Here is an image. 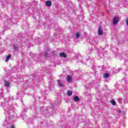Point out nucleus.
Listing matches in <instances>:
<instances>
[{
    "label": "nucleus",
    "mask_w": 128,
    "mask_h": 128,
    "mask_svg": "<svg viewBox=\"0 0 128 128\" xmlns=\"http://www.w3.org/2000/svg\"><path fill=\"white\" fill-rule=\"evenodd\" d=\"M14 50L16 52H17V51H18V47H16V46H14Z\"/></svg>",
    "instance_id": "obj_19"
},
{
    "label": "nucleus",
    "mask_w": 128,
    "mask_h": 128,
    "mask_svg": "<svg viewBox=\"0 0 128 128\" xmlns=\"http://www.w3.org/2000/svg\"><path fill=\"white\" fill-rule=\"evenodd\" d=\"M67 94L68 96H72V92L68 90V92H67Z\"/></svg>",
    "instance_id": "obj_13"
},
{
    "label": "nucleus",
    "mask_w": 128,
    "mask_h": 128,
    "mask_svg": "<svg viewBox=\"0 0 128 128\" xmlns=\"http://www.w3.org/2000/svg\"><path fill=\"white\" fill-rule=\"evenodd\" d=\"M104 34V32H102V26H99V28L98 29V34L99 36H102Z\"/></svg>",
    "instance_id": "obj_4"
},
{
    "label": "nucleus",
    "mask_w": 128,
    "mask_h": 128,
    "mask_svg": "<svg viewBox=\"0 0 128 128\" xmlns=\"http://www.w3.org/2000/svg\"><path fill=\"white\" fill-rule=\"evenodd\" d=\"M13 72H18V68H16V66H15L12 68Z\"/></svg>",
    "instance_id": "obj_14"
},
{
    "label": "nucleus",
    "mask_w": 128,
    "mask_h": 128,
    "mask_svg": "<svg viewBox=\"0 0 128 128\" xmlns=\"http://www.w3.org/2000/svg\"><path fill=\"white\" fill-rule=\"evenodd\" d=\"M76 62H81L82 64V56H80V54H78L76 56Z\"/></svg>",
    "instance_id": "obj_2"
},
{
    "label": "nucleus",
    "mask_w": 128,
    "mask_h": 128,
    "mask_svg": "<svg viewBox=\"0 0 128 128\" xmlns=\"http://www.w3.org/2000/svg\"><path fill=\"white\" fill-rule=\"evenodd\" d=\"M18 96H22V94H18Z\"/></svg>",
    "instance_id": "obj_25"
},
{
    "label": "nucleus",
    "mask_w": 128,
    "mask_h": 128,
    "mask_svg": "<svg viewBox=\"0 0 128 128\" xmlns=\"http://www.w3.org/2000/svg\"><path fill=\"white\" fill-rule=\"evenodd\" d=\"M46 6H51L52 2L50 0H47L46 2Z\"/></svg>",
    "instance_id": "obj_7"
},
{
    "label": "nucleus",
    "mask_w": 128,
    "mask_h": 128,
    "mask_svg": "<svg viewBox=\"0 0 128 128\" xmlns=\"http://www.w3.org/2000/svg\"><path fill=\"white\" fill-rule=\"evenodd\" d=\"M80 100V98L78 96H75L74 98V102H78Z\"/></svg>",
    "instance_id": "obj_12"
},
{
    "label": "nucleus",
    "mask_w": 128,
    "mask_h": 128,
    "mask_svg": "<svg viewBox=\"0 0 128 128\" xmlns=\"http://www.w3.org/2000/svg\"><path fill=\"white\" fill-rule=\"evenodd\" d=\"M76 38L78 40V38H80V32H77L75 33Z\"/></svg>",
    "instance_id": "obj_9"
},
{
    "label": "nucleus",
    "mask_w": 128,
    "mask_h": 128,
    "mask_svg": "<svg viewBox=\"0 0 128 128\" xmlns=\"http://www.w3.org/2000/svg\"><path fill=\"white\" fill-rule=\"evenodd\" d=\"M30 86V84L28 85Z\"/></svg>",
    "instance_id": "obj_29"
},
{
    "label": "nucleus",
    "mask_w": 128,
    "mask_h": 128,
    "mask_svg": "<svg viewBox=\"0 0 128 128\" xmlns=\"http://www.w3.org/2000/svg\"><path fill=\"white\" fill-rule=\"evenodd\" d=\"M4 110H5V114H8V118H12V116H14L12 115V110H9L8 108H4Z\"/></svg>",
    "instance_id": "obj_1"
},
{
    "label": "nucleus",
    "mask_w": 128,
    "mask_h": 128,
    "mask_svg": "<svg viewBox=\"0 0 128 128\" xmlns=\"http://www.w3.org/2000/svg\"><path fill=\"white\" fill-rule=\"evenodd\" d=\"M6 22L9 24L10 23V20H7Z\"/></svg>",
    "instance_id": "obj_27"
},
{
    "label": "nucleus",
    "mask_w": 128,
    "mask_h": 128,
    "mask_svg": "<svg viewBox=\"0 0 128 128\" xmlns=\"http://www.w3.org/2000/svg\"><path fill=\"white\" fill-rule=\"evenodd\" d=\"M110 76V74L108 73H106L104 75V78H106Z\"/></svg>",
    "instance_id": "obj_16"
},
{
    "label": "nucleus",
    "mask_w": 128,
    "mask_h": 128,
    "mask_svg": "<svg viewBox=\"0 0 128 128\" xmlns=\"http://www.w3.org/2000/svg\"><path fill=\"white\" fill-rule=\"evenodd\" d=\"M6 26H8V25H4V30H10V28L6 27Z\"/></svg>",
    "instance_id": "obj_17"
},
{
    "label": "nucleus",
    "mask_w": 128,
    "mask_h": 128,
    "mask_svg": "<svg viewBox=\"0 0 128 128\" xmlns=\"http://www.w3.org/2000/svg\"><path fill=\"white\" fill-rule=\"evenodd\" d=\"M30 86L31 88H34V84H32Z\"/></svg>",
    "instance_id": "obj_22"
},
{
    "label": "nucleus",
    "mask_w": 128,
    "mask_h": 128,
    "mask_svg": "<svg viewBox=\"0 0 128 128\" xmlns=\"http://www.w3.org/2000/svg\"><path fill=\"white\" fill-rule=\"evenodd\" d=\"M111 104H112V106H116V101L114 100H110Z\"/></svg>",
    "instance_id": "obj_18"
},
{
    "label": "nucleus",
    "mask_w": 128,
    "mask_h": 128,
    "mask_svg": "<svg viewBox=\"0 0 128 128\" xmlns=\"http://www.w3.org/2000/svg\"><path fill=\"white\" fill-rule=\"evenodd\" d=\"M60 103H58V105L60 106Z\"/></svg>",
    "instance_id": "obj_28"
},
{
    "label": "nucleus",
    "mask_w": 128,
    "mask_h": 128,
    "mask_svg": "<svg viewBox=\"0 0 128 128\" xmlns=\"http://www.w3.org/2000/svg\"><path fill=\"white\" fill-rule=\"evenodd\" d=\"M58 84L59 86H60V88H62V86H64V84H62V82H60V80H58Z\"/></svg>",
    "instance_id": "obj_11"
},
{
    "label": "nucleus",
    "mask_w": 128,
    "mask_h": 128,
    "mask_svg": "<svg viewBox=\"0 0 128 128\" xmlns=\"http://www.w3.org/2000/svg\"><path fill=\"white\" fill-rule=\"evenodd\" d=\"M126 24L128 26V19L126 21Z\"/></svg>",
    "instance_id": "obj_26"
},
{
    "label": "nucleus",
    "mask_w": 128,
    "mask_h": 128,
    "mask_svg": "<svg viewBox=\"0 0 128 128\" xmlns=\"http://www.w3.org/2000/svg\"><path fill=\"white\" fill-rule=\"evenodd\" d=\"M10 128H16V126L14 125H12L11 126H10Z\"/></svg>",
    "instance_id": "obj_24"
},
{
    "label": "nucleus",
    "mask_w": 128,
    "mask_h": 128,
    "mask_svg": "<svg viewBox=\"0 0 128 128\" xmlns=\"http://www.w3.org/2000/svg\"><path fill=\"white\" fill-rule=\"evenodd\" d=\"M10 58H12V54H9L6 57V58L5 59V62H8V60H10Z\"/></svg>",
    "instance_id": "obj_8"
},
{
    "label": "nucleus",
    "mask_w": 128,
    "mask_h": 128,
    "mask_svg": "<svg viewBox=\"0 0 128 128\" xmlns=\"http://www.w3.org/2000/svg\"><path fill=\"white\" fill-rule=\"evenodd\" d=\"M67 82H72V76L70 75H68L67 76Z\"/></svg>",
    "instance_id": "obj_5"
},
{
    "label": "nucleus",
    "mask_w": 128,
    "mask_h": 128,
    "mask_svg": "<svg viewBox=\"0 0 128 128\" xmlns=\"http://www.w3.org/2000/svg\"><path fill=\"white\" fill-rule=\"evenodd\" d=\"M4 85L5 86H6V88H10V83L6 80H4Z\"/></svg>",
    "instance_id": "obj_6"
},
{
    "label": "nucleus",
    "mask_w": 128,
    "mask_h": 128,
    "mask_svg": "<svg viewBox=\"0 0 128 128\" xmlns=\"http://www.w3.org/2000/svg\"><path fill=\"white\" fill-rule=\"evenodd\" d=\"M60 56L62 58H66V54H64V52L60 53Z\"/></svg>",
    "instance_id": "obj_10"
},
{
    "label": "nucleus",
    "mask_w": 128,
    "mask_h": 128,
    "mask_svg": "<svg viewBox=\"0 0 128 128\" xmlns=\"http://www.w3.org/2000/svg\"><path fill=\"white\" fill-rule=\"evenodd\" d=\"M44 56H45V58H46V56H48V52H45Z\"/></svg>",
    "instance_id": "obj_21"
},
{
    "label": "nucleus",
    "mask_w": 128,
    "mask_h": 128,
    "mask_svg": "<svg viewBox=\"0 0 128 128\" xmlns=\"http://www.w3.org/2000/svg\"><path fill=\"white\" fill-rule=\"evenodd\" d=\"M92 52V49H88L87 50L88 54H90Z\"/></svg>",
    "instance_id": "obj_15"
},
{
    "label": "nucleus",
    "mask_w": 128,
    "mask_h": 128,
    "mask_svg": "<svg viewBox=\"0 0 128 128\" xmlns=\"http://www.w3.org/2000/svg\"><path fill=\"white\" fill-rule=\"evenodd\" d=\"M118 22V17L115 16L113 18L114 24H116Z\"/></svg>",
    "instance_id": "obj_3"
},
{
    "label": "nucleus",
    "mask_w": 128,
    "mask_h": 128,
    "mask_svg": "<svg viewBox=\"0 0 128 128\" xmlns=\"http://www.w3.org/2000/svg\"><path fill=\"white\" fill-rule=\"evenodd\" d=\"M118 102H119V104H120V102H122V99L118 98Z\"/></svg>",
    "instance_id": "obj_20"
},
{
    "label": "nucleus",
    "mask_w": 128,
    "mask_h": 128,
    "mask_svg": "<svg viewBox=\"0 0 128 128\" xmlns=\"http://www.w3.org/2000/svg\"><path fill=\"white\" fill-rule=\"evenodd\" d=\"M46 110V108H44V107H41L40 110Z\"/></svg>",
    "instance_id": "obj_23"
}]
</instances>
